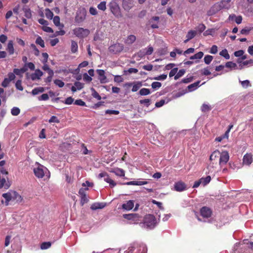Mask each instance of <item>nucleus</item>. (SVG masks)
<instances>
[{
	"instance_id": "nucleus-1",
	"label": "nucleus",
	"mask_w": 253,
	"mask_h": 253,
	"mask_svg": "<svg viewBox=\"0 0 253 253\" xmlns=\"http://www.w3.org/2000/svg\"><path fill=\"white\" fill-rule=\"evenodd\" d=\"M4 200H1V203L7 206L10 201H14L16 203L20 204L23 202V197L16 191L9 190L7 192L2 194Z\"/></svg>"
},
{
	"instance_id": "nucleus-2",
	"label": "nucleus",
	"mask_w": 253,
	"mask_h": 253,
	"mask_svg": "<svg viewBox=\"0 0 253 253\" xmlns=\"http://www.w3.org/2000/svg\"><path fill=\"white\" fill-rule=\"evenodd\" d=\"M218 160L220 167L225 165L229 160L228 152L226 151L220 152L218 150L213 152L210 156V160L211 162H213V161H217Z\"/></svg>"
},
{
	"instance_id": "nucleus-3",
	"label": "nucleus",
	"mask_w": 253,
	"mask_h": 253,
	"mask_svg": "<svg viewBox=\"0 0 253 253\" xmlns=\"http://www.w3.org/2000/svg\"><path fill=\"white\" fill-rule=\"evenodd\" d=\"M33 171L35 176L39 178H43L44 176L47 178L50 177V172L48 169L37 162L34 166Z\"/></svg>"
},
{
	"instance_id": "nucleus-4",
	"label": "nucleus",
	"mask_w": 253,
	"mask_h": 253,
	"mask_svg": "<svg viewBox=\"0 0 253 253\" xmlns=\"http://www.w3.org/2000/svg\"><path fill=\"white\" fill-rule=\"evenodd\" d=\"M147 247L144 245L133 244L125 252V253H146Z\"/></svg>"
},
{
	"instance_id": "nucleus-5",
	"label": "nucleus",
	"mask_w": 253,
	"mask_h": 253,
	"mask_svg": "<svg viewBox=\"0 0 253 253\" xmlns=\"http://www.w3.org/2000/svg\"><path fill=\"white\" fill-rule=\"evenodd\" d=\"M156 224L155 217L152 214L147 215L144 219V225L147 228L152 229Z\"/></svg>"
},
{
	"instance_id": "nucleus-6",
	"label": "nucleus",
	"mask_w": 253,
	"mask_h": 253,
	"mask_svg": "<svg viewBox=\"0 0 253 253\" xmlns=\"http://www.w3.org/2000/svg\"><path fill=\"white\" fill-rule=\"evenodd\" d=\"M109 7L112 13L114 15L115 17L117 18L122 17V13L121 12L120 8L116 1H111L109 3Z\"/></svg>"
},
{
	"instance_id": "nucleus-7",
	"label": "nucleus",
	"mask_w": 253,
	"mask_h": 253,
	"mask_svg": "<svg viewBox=\"0 0 253 253\" xmlns=\"http://www.w3.org/2000/svg\"><path fill=\"white\" fill-rule=\"evenodd\" d=\"M73 34L79 38H84L87 37L90 33L89 30L83 28H76L73 30Z\"/></svg>"
},
{
	"instance_id": "nucleus-8",
	"label": "nucleus",
	"mask_w": 253,
	"mask_h": 253,
	"mask_svg": "<svg viewBox=\"0 0 253 253\" xmlns=\"http://www.w3.org/2000/svg\"><path fill=\"white\" fill-rule=\"evenodd\" d=\"M124 49V46L122 44L117 43L110 46V51L117 53L121 52Z\"/></svg>"
},
{
	"instance_id": "nucleus-9",
	"label": "nucleus",
	"mask_w": 253,
	"mask_h": 253,
	"mask_svg": "<svg viewBox=\"0 0 253 253\" xmlns=\"http://www.w3.org/2000/svg\"><path fill=\"white\" fill-rule=\"evenodd\" d=\"M253 161V155L251 153L246 154L243 159V164L244 165L250 166Z\"/></svg>"
},
{
	"instance_id": "nucleus-10",
	"label": "nucleus",
	"mask_w": 253,
	"mask_h": 253,
	"mask_svg": "<svg viewBox=\"0 0 253 253\" xmlns=\"http://www.w3.org/2000/svg\"><path fill=\"white\" fill-rule=\"evenodd\" d=\"M231 0H223L216 3L220 10L222 9H229L230 6Z\"/></svg>"
},
{
	"instance_id": "nucleus-11",
	"label": "nucleus",
	"mask_w": 253,
	"mask_h": 253,
	"mask_svg": "<svg viewBox=\"0 0 253 253\" xmlns=\"http://www.w3.org/2000/svg\"><path fill=\"white\" fill-rule=\"evenodd\" d=\"M97 72L98 75V79L101 84H105L108 82L103 70H97Z\"/></svg>"
},
{
	"instance_id": "nucleus-12",
	"label": "nucleus",
	"mask_w": 253,
	"mask_h": 253,
	"mask_svg": "<svg viewBox=\"0 0 253 253\" xmlns=\"http://www.w3.org/2000/svg\"><path fill=\"white\" fill-rule=\"evenodd\" d=\"M160 18L158 16H153L149 21V24H151V27L152 29H157L159 28L158 23H159Z\"/></svg>"
},
{
	"instance_id": "nucleus-13",
	"label": "nucleus",
	"mask_w": 253,
	"mask_h": 253,
	"mask_svg": "<svg viewBox=\"0 0 253 253\" xmlns=\"http://www.w3.org/2000/svg\"><path fill=\"white\" fill-rule=\"evenodd\" d=\"M201 214L203 217L208 218L211 216V209L206 207H203L200 211Z\"/></svg>"
},
{
	"instance_id": "nucleus-14",
	"label": "nucleus",
	"mask_w": 253,
	"mask_h": 253,
	"mask_svg": "<svg viewBox=\"0 0 253 253\" xmlns=\"http://www.w3.org/2000/svg\"><path fill=\"white\" fill-rule=\"evenodd\" d=\"M123 7L126 11H129L133 6L132 0H123Z\"/></svg>"
},
{
	"instance_id": "nucleus-15",
	"label": "nucleus",
	"mask_w": 253,
	"mask_h": 253,
	"mask_svg": "<svg viewBox=\"0 0 253 253\" xmlns=\"http://www.w3.org/2000/svg\"><path fill=\"white\" fill-rule=\"evenodd\" d=\"M42 75L43 73L40 70L37 69L35 70V73L31 75L30 78L32 81L39 80L41 79Z\"/></svg>"
},
{
	"instance_id": "nucleus-16",
	"label": "nucleus",
	"mask_w": 253,
	"mask_h": 253,
	"mask_svg": "<svg viewBox=\"0 0 253 253\" xmlns=\"http://www.w3.org/2000/svg\"><path fill=\"white\" fill-rule=\"evenodd\" d=\"M174 189L176 191L181 192L186 189V186L184 182L179 181L175 183Z\"/></svg>"
},
{
	"instance_id": "nucleus-17",
	"label": "nucleus",
	"mask_w": 253,
	"mask_h": 253,
	"mask_svg": "<svg viewBox=\"0 0 253 253\" xmlns=\"http://www.w3.org/2000/svg\"><path fill=\"white\" fill-rule=\"evenodd\" d=\"M219 11H220V9L217 3H215L210 8L209 10H208L207 12V14L208 16H211L215 14Z\"/></svg>"
},
{
	"instance_id": "nucleus-18",
	"label": "nucleus",
	"mask_w": 253,
	"mask_h": 253,
	"mask_svg": "<svg viewBox=\"0 0 253 253\" xmlns=\"http://www.w3.org/2000/svg\"><path fill=\"white\" fill-rule=\"evenodd\" d=\"M84 87V84L79 82H76L74 83V86L71 87V90L73 92H76L77 90H81Z\"/></svg>"
},
{
	"instance_id": "nucleus-19",
	"label": "nucleus",
	"mask_w": 253,
	"mask_h": 253,
	"mask_svg": "<svg viewBox=\"0 0 253 253\" xmlns=\"http://www.w3.org/2000/svg\"><path fill=\"white\" fill-rule=\"evenodd\" d=\"M134 207V201L133 200H129L126 203L123 204L122 208L124 210L129 211Z\"/></svg>"
},
{
	"instance_id": "nucleus-20",
	"label": "nucleus",
	"mask_w": 253,
	"mask_h": 253,
	"mask_svg": "<svg viewBox=\"0 0 253 253\" xmlns=\"http://www.w3.org/2000/svg\"><path fill=\"white\" fill-rule=\"evenodd\" d=\"M111 172L115 173V175L120 177L125 176V171L123 169L118 168L114 169L111 171Z\"/></svg>"
},
{
	"instance_id": "nucleus-21",
	"label": "nucleus",
	"mask_w": 253,
	"mask_h": 253,
	"mask_svg": "<svg viewBox=\"0 0 253 253\" xmlns=\"http://www.w3.org/2000/svg\"><path fill=\"white\" fill-rule=\"evenodd\" d=\"M147 183V182L146 181H139V180H134V181H131L127 182L125 183V184L127 185H138L141 186L143 185L146 184Z\"/></svg>"
},
{
	"instance_id": "nucleus-22",
	"label": "nucleus",
	"mask_w": 253,
	"mask_h": 253,
	"mask_svg": "<svg viewBox=\"0 0 253 253\" xmlns=\"http://www.w3.org/2000/svg\"><path fill=\"white\" fill-rule=\"evenodd\" d=\"M123 216L124 218L128 220H133L136 221L138 220L139 217L138 214L136 213L125 214H124Z\"/></svg>"
},
{
	"instance_id": "nucleus-23",
	"label": "nucleus",
	"mask_w": 253,
	"mask_h": 253,
	"mask_svg": "<svg viewBox=\"0 0 253 253\" xmlns=\"http://www.w3.org/2000/svg\"><path fill=\"white\" fill-rule=\"evenodd\" d=\"M106 204L103 203H95L91 206V209L92 210H96L97 209H101L105 207Z\"/></svg>"
},
{
	"instance_id": "nucleus-24",
	"label": "nucleus",
	"mask_w": 253,
	"mask_h": 253,
	"mask_svg": "<svg viewBox=\"0 0 253 253\" xmlns=\"http://www.w3.org/2000/svg\"><path fill=\"white\" fill-rule=\"evenodd\" d=\"M6 50L10 55H12L14 53V49L12 41H9L8 42Z\"/></svg>"
},
{
	"instance_id": "nucleus-25",
	"label": "nucleus",
	"mask_w": 253,
	"mask_h": 253,
	"mask_svg": "<svg viewBox=\"0 0 253 253\" xmlns=\"http://www.w3.org/2000/svg\"><path fill=\"white\" fill-rule=\"evenodd\" d=\"M136 40V37L134 35H129L127 37L125 40V43L127 44L133 43Z\"/></svg>"
},
{
	"instance_id": "nucleus-26",
	"label": "nucleus",
	"mask_w": 253,
	"mask_h": 253,
	"mask_svg": "<svg viewBox=\"0 0 253 253\" xmlns=\"http://www.w3.org/2000/svg\"><path fill=\"white\" fill-rule=\"evenodd\" d=\"M253 59H250L249 60H246L245 61H243V63H242L241 64L239 65L240 69H241L243 68L244 66H251L253 65Z\"/></svg>"
},
{
	"instance_id": "nucleus-27",
	"label": "nucleus",
	"mask_w": 253,
	"mask_h": 253,
	"mask_svg": "<svg viewBox=\"0 0 253 253\" xmlns=\"http://www.w3.org/2000/svg\"><path fill=\"white\" fill-rule=\"evenodd\" d=\"M78 43L74 41H71V50L73 53H75L78 51Z\"/></svg>"
},
{
	"instance_id": "nucleus-28",
	"label": "nucleus",
	"mask_w": 253,
	"mask_h": 253,
	"mask_svg": "<svg viewBox=\"0 0 253 253\" xmlns=\"http://www.w3.org/2000/svg\"><path fill=\"white\" fill-rule=\"evenodd\" d=\"M200 82L198 81L193 84H192L188 86V88L189 91H192L195 90L199 86Z\"/></svg>"
},
{
	"instance_id": "nucleus-29",
	"label": "nucleus",
	"mask_w": 253,
	"mask_h": 253,
	"mask_svg": "<svg viewBox=\"0 0 253 253\" xmlns=\"http://www.w3.org/2000/svg\"><path fill=\"white\" fill-rule=\"evenodd\" d=\"M142 85V83L141 82H137L133 83V84L132 85V91L135 92L137 91L139 88Z\"/></svg>"
},
{
	"instance_id": "nucleus-30",
	"label": "nucleus",
	"mask_w": 253,
	"mask_h": 253,
	"mask_svg": "<svg viewBox=\"0 0 253 253\" xmlns=\"http://www.w3.org/2000/svg\"><path fill=\"white\" fill-rule=\"evenodd\" d=\"M44 91V89L42 87H36L33 89L32 91V94L33 95H36L40 93H42Z\"/></svg>"
},
{
	"instance_id": "nucleus-31",
	"label": "nucleus",
	"mask_w": 253,
	"mask_h": 253,
	"mask_svg": "<svg viewBox=\"0 0 253 253\" xmlns=\"http://www.w3.org/2000/svg\"><path fill=\"white\" fill-rule=\"evenodd\" d=\"M104 180L106 182L109 183L110 186L112 187L116 185V183L111 178L109 177L108 174L104 178Z\"/></svg>"
},
{
	"instance_id": "nucleus-32",
	"label": "nucleus",
	"mask_w": 253,
	"mask_h": 253,
	"mask_svg": "<svg viewBox=\"0 0 253 253\" xmlns=\"http://www.w3.org/2000/svg\"><path fill=\"white\" fill-rule=\"evenodd\" d=\"M23 10L25 13V16L27 18H30L32 17V12L30 8L27 6H24L23 8Z\"/></svg>"
},
{
	"instance_id": "nucleus-33",
	"label": "nucleus",
	"mask_w": 253,
	"mask_h": 253,
	"mask_svg": "<svg viewBox=\"0 0 253 253\" xmlns=\"http://www.w3.org/2000/svg\"><path fill=\"white\" fill-rule=\"evenodd\" d=\"M51 243L50 242H44L41 244V249L44 250H46L50 248Z\"/></svg>"
},
{
	"instance_id": "nucleus-34",
	"label": "nucleus",
	"mask_w": 253,
	"mask_h": 253,
	"mask_svg": "<svg viewBox=\"0 0 253 253\" xmlns=\"http://www.w3.org/2000/svg\"><path fill=\"white\" fill-rule=\"evenodd\" d=\"M214 163L211 162L209 166L208 167V169H209V173H214L216 171V168L213 166Z\"/></svg>"
},
{
	"instance_id": "nucleus-35",
	"label": "nucleus",
	"mask_w": 253,
	"mask_h": 253,
	"mask_svg": "<svg viewBox=\"0 0 253 253\" xmlns=\"http://www.w3.org/2000/svg\"><path fill=\"white\" fill-rule=\"evenodd\" d=\"M204 55V53L202 51H200L196 54H194L193 56H191L190 57V59L191 60H194V59H201Z\"/></svg>"
},
{
	"instance_id": "nucleus-36",
	"label": "nucleus",
	"mask_w": 253,
	"mask_h": 253,
	"mask_svg": "<svg viewBox=\"0 0 253 253\" xmlns=\"http://www.w3.org/2000/svg\"><path fill=\"white\" fill-rule=\"evenodd\" d=\"M225 66L227 68H230L231 69H236L237 68V65L235 63L231 61L227 62Z\"/></svg>"
},
{
	"instance_id": "nucleus-37",
	"label": "nucleus",
	"mask_w": 253,
	"mask_h": 253,
	"mask_svg": "<svg viewBox=\"0 0 253 253\" xmlns=\"http://www.w3.org/2000/svg\"><path fill=\"white\" fill-rule=\"evenodd\" d=\"M45 14L46 17L49 19H52L53 17V13L49 8L45 9Z\"/></svg>"
},
{
	"instance_id": "nucleus-38",
	"label": "nucleus",
	"mask_w": 253,
	"mask_h": 253,
	"mask_svg": "<svg viewBox=\"0 0 253 253\" xmlns=\"http://www.w3.org/2000/svg\"><path fill=\"white\" fill-rule=\"evenodd\" d=\"M196 34V31L190 30L189 31L186 35V38H188V40L192 39Z\"/></svg>"
},
{
	"instance_id": "nucleus-39",
	"label": "nucleus",
	"mask_w": 253,
	"mask_h": 253,
	"mask_svg": "<svg viewBox=\"0 0 253 253\" xmlns=\"http://www.w3.org/2000/svg\"><path fill=\"white\" fill-rule=\"evenodd\" d=\"M20 113V110L17 107H13L11 110V113L12 115L16 116L18 115Z\"/></svg>"
},
{
	"instance_id": "nucleus-40",
	"label": "nucleus",
	"mask_w": 253,
	"mask_h": 253,
	"mask_svg": "<svg viewBox=\"0 0 253 253\" xmlns=\"http://www.w3.org/2000/svg\"><path fill=\"white\" fill-rule=\"evenodd\" d=\"M219 55L224 57L226 59H229L230 58V55L226 49H224L221 51L219 53Z\"/></svg>"
},
{
	"instance_id": "nucleus-41",
	"label": "nucleus",
	"mask_w": 253,
	"mask_h": 253,
	"mask_svg": "<svg viewBox=\"0 0 253 253\" xmlns=\"http://www.w3.org/2000/svg\"><path fill=\"white\" fill-rule=\"evenodd\" d=\"M185 73V70L184 69H180L179 70L178 72H177L176 75L174 76V79L175 80H177L179 78L182 77Z\"/></svg>"
},
{
	"instance_id": "nucleus-42",
	"label": "nucleus",
	"mask_w": 253,
	"mask_h": 253,
	"mask_svg": "<svg viewBox=\"0 0 253 253\" xmlns=\"http://www.w3.org/2000/svg\"><path fill=\"white\" fill-rule=\"evenodd\" d=\"M139 92L141 95H147L151 93L150 89L146 88H141Z\"/></svg>"
},
{
	"instance_id": "nucleus-43",
	"label": "nucleus",
	"mask_w": 253,
	"mask_h": 253,
	"mask_svg": "<svg viewBox=\"0 0 253 253\" xmlns=\"http://www.w3.org/2000/svg\"><path fill=\"white\" fill-rule=\"evenodd\" d=\"M200 179L202 182V184L205 186L210 182L211 177L210 176H207L206 177H202Z\"/></svg>"
},
{
	"instance_id": "nucleus-44",
	"label": "nucleus",
	"mask_w": 253,
	"mask_h": 253,
	"mask_svg": "<svg viewBox=\"0 0 253 253\" xmlns=\"http://www.w3.org/2000/svg\"><path fill=\"white\" fill-rule=\"evenodd\" d=\"M36 43L37 44H39L42 47H44V42L42 38L40 36H38L36 40Z\"/></svg>"
},
{
	"instance_id": "nucleus-45",
	"label": "nucleus",
	"mask_w": 253,
	"mask_h": 253,
	"mask_svg": "<svg viewBox=\"0 0 253 253\" xmlns=\"http://www.w3.org/2000/svg\"><path fill=\"white\" fill-rule=\"evenodd\" d=\"M106 1H102L97 5V8L101 10L105 11L106 9Z\"/></svg>"
},
{
	"instance_id": "nucleus-46",
	"label": "nucleus",
	"mask_w": 253,
	"mask_h": 253,
	"mask_svg": "<svg viewBox=\"0 0 253 253\" xmlns=\"http://www.w3.org/2000/svg\"><path fill=\"white\" fill-rule=\"evenodd\" d=\"M213 59V57L211 55H207L204 57V62L206 64H209Z\"/></svg>"
},
{
	"instance_id": "nucleus-47",
	"label": "nucleus",
	"mask_w": 253,
	"mask_h": 253,
	"mask_svg": "<svg viewBox=\"0 0 253 253\" xmlns=\"http://www.w3.org/2000/svg\"><path fill=\"white\" fill-rule=\"evenodd\" d=\"M91 92H92V95L94 98H95L97 99L98 100H100L101 99V96L99 95V94L98 93L97 91L93 88H91Z\"/></svg>"
},
{
	"instance_id": "nucleus-48",
	"label": "nucleus",
	"mask_w": 253,
	"mask_h": 253,
	"mask_svg": "<svg viewBox=\"0 0 253 253\" xmlns=\"http://www.w3.org/2000/svg\"><path fill=\"white\" fill-rule=\"evenodd\" d=\"M211 109V106L207 104H203L201 107V110L202 112H206Z\"/></svg>"
},
{
	"instance_id": "nucleus-49",
	"label": "nucleus",
	"mask_w": 253,
	"mask_h": 253,
	"mask_svg": "<svg viewBox=\"0 0 253 253\" xmlns=\"http://www.w3.org/2000/svg\"><path fill=\"white\" fill-rule=\"evenodd\" d=\"M54 75L53 71H49L48 76L45 79L44 81L46 83H50L52 81V77Z\"/></svg>"
},
{
	"instance_id": "nucleus-50",
	"label": "nucleus",
	"mask_w": 253,
	"mask_h": 253,
	"mask_svg": "<svg viewBox=\"0 0 253 253\" xmlns=\"http://www.w3.org/2000/svg\"><path fill=\"white\" fill-rule=\"evenodd\" d=\"M162 85V84L160 82H155L152 83L151 86L154 89H158Z\"/></svg>"
},
{
	"instance_id": "nucleus-51",
	"label": "nucleus",
	"mask_w": 253,
	"mask_h": 253,
	"mask_svg": "<svg viewBox=\"0 0 253 253\" xmlns=\"http://www.w3.org/2000/svg\"><path fill=\"white\" fill-rule=\"evenodd\" d=\"M53 22L55 26H59L60 25V18L58 16H55L52 18Z\"/></svg>"
},
{
	"instance_id": "nucleus-52",
	"label": "nucleus",
	"mask_w": 253,
	"mask_h": 253,
	"mask_svg": "<svg viewBox=\"0 0 253 253\" xmlns=\"http://www.w3.org/2000/svg\"><path fill=\"white\" fill-rule=\"evenodd\" d=\"M15 87L16 88L20 91H22L23 90V87L22 85V82L21 80H18L15 83Z\"/></svg>"
},
{
	"instance_id": "nucleus-53",
	"label": "nucleus",
	"mask_w": 253,
	"mask_h": 253,
	"mask_svg": "<svg viewBox=\"0 0 253 253\" xmlns=\"http://www.w3.org/2000/svg\"><path fill=\"white\" fill-rule=\"evenodd\" d=\"M240 82L244 88H247L248 87L251 86L250 82L249 80H245L243 81H240Z\"/></svg>"
},
{
	"instance_id": "nucleus-54",
	"label": "nucleus",
	"mask_w": 253,
	"mask_h": 253,
	"mask_svg": "<svg viewBox=\"0 0 253 253\" xmlns=\"http://www.w3.org/2000/svg\"><path fill=\"white\" fill-rule=\"evenodd\" d=\"M54 83L59 87H63L65 84L63 81L58 79L55 80L54 81Z\"/></svg>"
},
{
	"instance_id": "nucleus-55",
	"label": "nucleus",
	"mask_w": 253,
	"mask_h": 253,
	"mask_svg": "<svg viewBox=\"0 0 253 253\" xmlns=\"http://www.w3.org/2000/svg\"><path fill=\"white\" fill-rule=\"evenodd\" d=\"M85 19V15L83 14V15L80 16L79 14H77L76 16L75 20L78 22H81L83 21Z\"/></svg>"
},
{
	"instance_id": "nucleus-56",
	"label": "nucleus",
	"mask_w": 253,
	"mask_h": 253,
	"mask_svg": "<svg viewBox=\"0 0 253 253\" xmlns=\"http://www.w3.org/2000/svg\"><path fill=\"white\" fill-rule=\"evenodd\" d=\"M48 122L49 123H59L60 122V121L57 117H56L55 116H52L50 118V119L49 120Z\"/></svg>"
},
{
	"instance_id": "nucleus-57",
	"label": "nucleus",
	"mask_w": 253,
	"mask_h": 253,
	"mask_svg": "<svg viewBox=\"0 0 253 253\" xmlns=\"http://www.w3.org/2000/svg\"><path fill=\"white\" fill-rule=\"evenodd\" d=\"M139 102L141 104H145L147 107H148L150 104V100L149 99H145L143 100H140Z\"/></svg>"
},
{
	"instance_id": "nucleus-58",
	"label": "nucleus",
	"mask_w": 253,
	"mask_h": 253,
	"mask_svg": "<svg viewBox=\"0 0 253 253\" xmlns=\"http://www.w3.org/2000/svg\"><path fill=\"white\" fill-rule=\"evenodd\" d=\"M83 79L84 81L90 82L92 81V78L89 76L87 73L83 74Z\"/></svg>"
},
{
	"instance_id": "nucleus-59",
	"label": "nucleus",
	"mask_w": 253,
	"mask_h": 253,
	"mask_svg": "<svg viewBox=\"0 0 253 253\" xmlns=\"http://www.w3.org/2000/svg\"><path fill=\"white\" fill-rule=\"evenodd\" d=\"M145 54L146 55H151L153 52V48L152 46H149L148 48L144 49Z\"/></svg>"
},
{
	"instance_id": "nucleus-60",
	"label": "nucleus",
	"mask_w": 253,
	"mask_h": 253,
	"mask_svg": "<svg viewBox=\"0 0 253 253\" xmlns=\"http://www.w3.org/2000/svg\"><path fill=\"white\" fill-rule=\"evenodd\" d=\"M105 113L110 115H118L119 114V111L117 110H107L105 111Z\"/></svg>"
},
{
	"instance_id": "nucleus-61",
	"label": "nucleus",
	"mask_w": 253,
	"mask_h": 253,
	"mask_svg": "<svg viewBox=\"0 0 253 253\" xmlns=\"http://www.w3.org/2000/svg\"><path fill=\"white\" fill-rule=\"evenodd\" d=\"M206 29V26L204 24H200L197 27V30L199 33H201Z\"/></svg>"
},
{
	"instance_id": "nucleus-62",
	"label": "nucleus",
	"mask_w": 253,
	"mask_h": 253,
	"mask_svg": "<svg viewBox=\"0 0 253 253\" xmlns=\"http://www.w3.org/2000/svg\"><path fill=\"white\" fill-rule=\"evenodd\" d=\"M178 68H175L171 70L169 73V77H172L173 76H175L176 75V73L177 72Z\"/></svg>"
},
{
	"instance_id": "nucleus-63",
	"label": "nucleus",
	"mask_w": 253,
	"mask_h": 253,
	"mask_svg": "<svg viewBox=\"0 0 253 253\" xmlns=\"http://www.w3.org/2000/svg\"><path fill=\"white\" fill-rule=\"evenodd\" d=\"M75 104L81 106H84L85 105V103L82 99H77L75 102Z\"/></svg>"
},
{
	"instance_id": "nucleus-64",
	"label": "nucleus",
	"mask_w": 253,
	"mask_h": 253,
	"mask_svg": "<svg viewBox=\"0 0 253 253\" xmlns=\"http://www.w3.org/2000/svg\"><path fill=\"white\" fill-rule=\"evenodd\" d=\"M114 81L116 83H121L123 81V78L121 76L116 75L114 77Z\"/></svg>"
}]
</instances>
